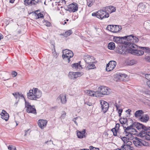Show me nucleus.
Segmentation results:
<instances>
[{
    "mask_svg": "<svg viewBox=\"0 0 150 150\" xmlns=\"http://www.w3.org/2000/svg\"><path fill=\"white\" fill-rule=\"evenodd\" d=\"M113 40L117 43H121L126 45L130 49L136 48L137 46L135 43H137L139 41L138 38L133 35L124 37H115Z\"/></svg>",
    "mask_w": 150,
    "mask_h": 150,
    "instance_id": "f257e3e1",
    "label": "nucleus"
},
{
    "mask_svg": "<svg viewBox=\"0 0 150 150\" xmlns=\"http://www.w3.org/2000/svg\"><path fill=\"white\" fill-rule=\"evenodd\" d=\"M115 8L113 6H106L103 8L102 10L98 11L96 13H93L92 15L93 16H96L98 18L102 19L109 17V14L108 12L111 13L115 11Z\"/></svg>",
    "mask_w": 150,
    "mask_h": 150,
    "instance_id": "f03ea898",
    "label": "nucleus"
},
{
    "mask_svg": "<svg viewBox=\"0 0 150 150\" xmlns=\"http://www.w3.org/2000/svg\"><path fill=\"white\" fill-rule=\"evenodd\" d=\"M42 92L37 88H33L27 93V98L31 100H37L42 96Z\"/></svg>",
    "mask_w": 150,
    "mask_h": 150,
    "instance_id": "7ed1b4c3",
    "label": "nucleus"
},
{
    "mask_svg": "<svg viewBox=\"0 0 150 150\" xmlns=\"http://www.w3.org/2000/svg\"><path fill=\"white\" fill-rule=\"evenodd\" d=\"M133 143L136 146L139 148L141 147L142 146H149L148 142L137 137H135L134 140L133 141Z\"/></svg>",
    "mask_w": 150,
    "mask_h": 150,
    "instance_id": "20e7f679",
    "label": "nucleus"
},
{
    "mask_svg": "<svg viewBox=\"0 0 150 150\" xmlns=\"http://www.w3.org/2000/svg\"><path fill=\"white\" fill-rule=\"evenodd\" d=\"M62 57L65 61L69 63L71 61L70 58L73 57L74 54L70 50L66 49L63 51Z\"/></svg>",
    "mask_w": 150,
    "mask_h": 150,
    "instance_id": "39448f33",
    "label": "nucleus"
},
{
    "mask_svg": "<svg viewBox=\"0 0 150 150\" xmlns=\"http://www.w3.org/2000/svg\"><path fill=\"white\" fill-rule=\"evenodd\" d=\"M78 6L77 4L75 3H73L69 4L66 9V10L70 12H74L78 10Z\"/></svg>",
    "mask_w": 150,
    "mask_h": 150,
    "instance_id": "423d86ee",
    "label": "nucleus"
},
{
    "mask_svg": "<svg viewBox=\"0 0 150 150\" xmlns=\"http://www.w3.org/2000/svg\"><path fill=\"white\" fill-rule=\"evenodd\" d=\"M82 74V72H70L68 74V76L70 79L74 80L78 77L81 76Z\"/></svg>",
    "mask_w": 150,
    "mask_h": 150,
    "instance_id": "0eeeda50",
    "label": "nucleus"
},
{
    "mask_svg": "<svg viewBox=\"0 0 150 150\" xmlns=\"http://www.w3.org/2000/svg\"><path fill=\"white\" fill-rule=\"evenodd\" d=\"M139 135L141 137L144 138L147 140H150V132L147 130L141 131Z\"/></svg>",
    "mask_w": 150,
    "mask_h": 150,
    "instance_id": "6e6552de",
    "label": "nucleus"
},
{
    "mask_svg": "<svg viewBox=\"0 0 150 150\" xmlns=\"http://www.w3.org/2000/svg\"><path fill=\"white\" fill-rule=\"evenodd\" d=\"M109 88L106 87L102 86L98 88V91L100 94L102 95H108L109 93Z\"/></svg>",
    "mask_w": 150,
    "mask_h": 150,
    "instance_id": "1a4fd4ad",
    "label": "nucleus"
},
{
    "mask_svg": "<svg viewBox=\"0 0 150 150\" xmlns=\"http://www.w3.org/2000/svg\"><path fill=\"white\" fill-rule=\"evenodd\" d=\"M116 65V62L114 61H110L107 64L106 70L108 71H110L112 70L115 67Z\"/></svg>",
    "mask_w": 150,
    "mask_h": 150,
    "instance_id": "9d476101",
    "label": "nucleus"
},
{
    "mask_svg": "<svg viewBox=\"0 0 150 150\" xmlns=\"http://www.w3.org/2000/svg\"><path fill=\"white\" fill-rule=\"evenodd\" d=\"M101 108L103 112L105 113L108 110L109 108L108 104L105 101L101 100L100 101Z\"/></svg>",
    "mask_w": 150,
    "mask_h": 150,
    "instance_id": "9b49d317",
    "label": "nucleus"
},
{
    "mask_svg": "<svg viewBox=\"0 0 150 150\" xmlns=\"http://www.w3.org/2000/svg\"><path fill=\"white\" fill-rule=\"evenodd\" d=\"M135 48H132L130 49V50L131 51V53L133 54L137 55V56H140L143 54L144 53V52L142 50H139L136 49L137 47V46Z\"/></svg>",
    "mask_w": 150,
    "mask_h": 150,
    "instance_id": "f8f14e48",
    "label": "nucleus"
},
{
    "mask_svg": "<svg viewBox=\"0 0 150 150\" xmlns=\"http://www.w3.org/2000/svg\"><path fill=\"white\" fill-rule=\"evenodd\" d=\"M133 126L134 128H136L138 130L141 129H144V130L147 129V127L144 126L142 124L137 122H134L133 123Z\"/></svg>",
    "mask_w": 150,
    "mask_h": 150,
    "instance_id": "ddd939ff",
    "label": "nucleus"
},
{
    "mask_svg": "<svg viewBox=\"0 0 150 150\" xmlns=\"http://www.w3.org/2000/svg\"><path fill=\"white\" fill-rule=\"evenodd\" d=\"M120 122L122 124H126L127 125H129V123H132L133 122V121L132 119L130 118L127 119L126 117H124L120 119Z\"/></svg>",
    "mask_w": 150,
    "mask_h": 150,
    "instance_id": "4468645a",
    "label": "nucleus"
},
{
    "mask_svg": "<svg viewBox=\"0 0 150 150\" xmlns=\"http://www.w3.org/2000/svg\"><path fill=\"white\" fill-rule=\"evenodd\" d=\"M47 123V121L46 120H39L38 121V125L42 129L45 127Z\"/></svg>",
    "mask_w": 150,
    "mask_h": 150,
    "instance_id": "2eb2a0df",
    "label": "nucleus"
},
{
    "mask_svg": "<svg viewBox=\"0 0 150 150\" xmlns=\"http://www.w3.org/2000/svg\"><path fill=\"white\" fill-rule=\"evenodd\" d=\"M84 59L86 64L91 63L93 61V57L92 56H90L88 55L85 54L84 56Z\"/></svg>",
    "mask_w": 150,
    "mask_h": 150,
    "instance_id": "dca6fc26",
    "label": "nucleus"
},
{
    "mask_svg": "<svg viewBox=\"0 0 150 150\" xmlns=\"http://www.w3.org/2000/svg\"><path fill=\"white\" fill-rule=\"evenodd\" d=\"M1 117L5 120L6 121H7L9 119V114L4 110H3L1 113Z\"/></svg>",
    "mask_w": 150,
    "mask_h": 150,
    "instance_id": "f3484780",
    "label": "nucleus"
},
{
    "mask_svg": "<svg viewBox=\"0 0 150 150\" xmlns=\"http://www.w3.org/2000/svg\"><path fill=\"white\" fill-rule=\"evenodd\" d=\"M26 111L28 113L36 114L37 113L36 110L34 105L31 106L26 108Z\"/></svg>",
    "mask_w": 150,
    "mask_h": 150,
    "instance_id": "a211bd4d",
    "label": "nucleus"
},
{
    "mask_svg": "<svg viewBox=\"0 0 150 150\" xmlns=\"http://www.w3.org/2000/svg\"><path fill=\"white\" fill-rule=\"evenodd\" d=\"M57 99L58 100H60L62 104H64L66 103L67 101L65 95L64 94H60L58 97Z\"/></svg>",
    "mask_w": 150,
    "mask_h": 150,
    "instance_id": "6ab92c4d",
    "label": "nucleus"
},
{
    "mask_svg": "<svg viewBox=\"0 0 150 150\" xmlns=\"http://www.w3.org/2000/svg\"><path fill=\"white\" fill-rule=\"evenodd\" d=\"M126 52V50L125 47L120 46L119 47L117 51L118 53L123 54H125Z\"/></svg>",
    "mask_w": 150,
    "mask_h": 150,
    "instance_id": "aec40b11",
    "label": "nucleus"
},
{
    "mask_svg": "<svg viewBox=\"0 0 150 150\" xmlns=\"http://www.w3.org/2000/svg\"><path fill=\"white\" fill-rule=\"evenodd\" d=\"M81 62L80 61L78 63H74L72 65V67L73 68L75 69H82L83 66L82 64H81Z\"/></svg>",
    "mask_w": 150,
    "mask_h": 150,
    "instance_id": "412c9836",
    "label": "nucleus"
},
{
    "mask_svg": "<svg viewBox=\"0 0 150 150\" xmlns=\"http://www.w3.org/2000/svg\"><path fill=\"white\" fill-rule=\"evenodd\" d=\"M124 134L127 137L128 140H132L134 138L133 136L134 134L130 132H126V133H124Z\"/></svg>",
    "mask_w": 150,
    "mask_h": 150,
    "instance_id": "4be33fe9",
    "label": "nucleus"
},
{
    "mask_svg": "<svg viewBox=\"0 0 150 150\" xmlns=\"http://www.w3.org/2000/svg\"><path fill=\"white\" fill-rule=\"evenodd\" d=\"M85 67L88 69H93L95 67V65L93 64V61L91 63L86 64Z\"/></svg>",
    "mask_w": 150,
    "mask_h": 150,
    "instance_id": "5701e85b",
    "label": "nucleus"
},
{
    "mask_svg": "<svg viewBox=\"0 0 150 150\" xmlns=\"http://www.w3.org/2000/svg\"><path fill=\"white\" fill-rule=\"evenodd\" d=\"M122 29V27L121 26L119 25H114L113 29L112 30V32L116 33Z\"/></svg>",
    "mask_w": 150,
    "mask_h": 150,
    "instance_id": "b1692460",
    "label": "nucleus"
},
{
    "mask_svg": "<svg viewBox=\"0 0 150 150\" xmlns=\"http://www.w3.org/2000/svg\"><path fill=\"white\" fill-rule=\"evenodd\" d=\"M86 130L83 129L81 132L79 131L77 132V136L78 138H83L85 136L84 134L85 133Z\"/></svg>",
    "mask_w": 150,
    "mask_h": 150,
    "instance_id": "393cba45",
    "label": "nucleus"
},
{
    "mask_svg": "<svg viewBox=\"0 0 150 150\" xmlns=\"http://www.w3.org/2000/svg\"><path fill=\"white\" fill-rule=\"evenodd\" d=\"M140 119L142 122H146L149 119V116L147 115H144L140 117Z\"/></svg>",
    "mask_w": 150,
    "mask_h": 150,
    "instance_id": "a878e982",
    "label": "nucleus"
},
{
    "mask_svg": "<svg viewBox=\"0 0 150 150\" xmlns=\"http://www.w3.org/2000/svg\"><path fill=\"white\" fill-rule=\"evenodd\" d=\"M38 11H35L34 12L35 16L36 17V18L38 19L40 18H43L44 17L43 14L41 13H38Z\"/></svg>",
    "mask_w": 150,
    "mask_h": 150,
    "instance_id": "bb28decb",
    "label": "nucleus"
},
{
    "mask_svg": "<svg viewBox=\"0 0 150 150\" xmlns=\"http://www.w3.org/2000/svg\"><path fill=\"white\" fill-rule=\"evenodd\" d=\"M108 47L110 50H114L115 48V43L113 42H111L109 43L108 45Z\"/></svg>",
    "mask_w": 150,
    "mask_h": 150,
    "instance_id": "cd10ccee",
    "label": "nucleus"
},
{
    "mask_svg": "<svg viewBox=\"0 0 150 150\" xmlns=\"http://www.w3.org/2000/svg\"><path fill=\"white\" fill-rule=\"evenodd\" d=\"M144 112L142 110H139L135 113V116L136 117H138L141 116L143 113Z\"/></svg>",
    "mask_w": 150,
    "mask_h": 150,
    "instance_id": "c85d7f7f",
    "label": "nucleus"
},
{
    "mask_svg": "<svg viewBox=\"0 0 150 150\" xmlns=\"http://www.w3.org/2000/svg\"><path fill=\"white\" fill-rule=\"evenodd\" d=\"M132 125H130L129 126H128L127 128L124 129L125 131L124 133H126V132H129V131L131 130V129L132 128H134V126H133V123H132Z\"/></svg>",
    "mask_w": 150,
    "mask_h": 150,
    "instance_id": "c756f323",
    "label": "nucleus"
},
{
    "mask_svg": "<svg viewBox=\"0 0 150 150\" xmlns=\"http://www.w3.org/2000/svg\"><path fill=\"white\" fill-rule=\"evenodd\" d=\"M118 76L119 79H124V78H126L127 76V75L126 74L121 73H119L118 74Z\"/></svg>",
    "mask_w": 150,
    "mask_h": 150,
    "instance_id": "7c9ffc66",
    "label": "nucleus"
},
{
    "mask_svg": "<svg viewBox=\"0 0 150 150\" xmlns=\"http://www.w3.org/2000/svg\"><path fill=\"white\" fill-rule=\"evenodd\" d=\"M72 33V31L71 30H69L66 31L64 34V35L65 37H67L70 35Z\"/></svg>",
    "mask_w": 150,
    "mask_h": 150,
    "instance_id": "2f4dec72",
    "label": "nucleus"
},
{
    "mask_svg": "<svg viewBox=\"0 0 150 150\" xmlns=\"http://www.w3.org/2000/svg\"><path fill=\"white\" fill-rule=\"evenodd\" d=\"M113 27L114 25H108L107 26L106 29L112 32V30H113Z\"/></svg>",
    "mask_w": 150,
    "mask_h": 150,
    "instance_id": "473e14b6",
    "label": "nucleus"
},
{
    "mask_svg": "<svg viewBox=\"0 0 150 150\" xmlns=\"http://www.w3.org/2000/svg\"><path fill=\"white\" fill-rule=\"evenodd\" d=\"M141 49L145 51L146 52L150 53V49L148 47H140Z\"/></svg>",
    "mask_w": 150,
    "mask_h": 150,
    "instance_id": "72a5a7b5",
    "label": "nucleus"
},
{
    "mask_svg": "<svg viewBox=\"0 0 150 150\" xmlns=\"http://www.w3.org/2000/svg\"><path fill=\"white\" fill-rule=\"evenodd\" d=\"M94 91L90 90H87L86 91V93L89 96H94Z\"/></svg>",
    "mask_w": 150,
    "mask_h": 150,
    "instance_id": "f704fd0d",
    "label": "nucleus"
},
{
    "mask_svg": "<svg viewBox=\"0 0 150 150\" xmlns=\"http://www.w3.org/2000/svg\"><path fill=\"white\" fill-rule=\"evenodd\" d=\"M87 2V5L89 7L91 6L93 4V0H88Z\"/></svg>",
    "mask_w": 150,
    "mask_h": 150,
    "instance_id": "c9c22d12",
    "label": "nucleus"
},
{
    "mask_svg": "<svg viewBox=\"0 0 150 150\" xmlns=\"http://www.w3.org/2000/svg\"><path fill=\"white\" fill-rule=\"evenodd\" d=\"M99 94H100L99 93V91H98V88L97 91H94V96L99 97L100 96Z\"/></svg>",
    "mask_w": 150,
    "mask_h": 150,
    "instance_id": "e433bc0d",
    "label": "nucleus"
},
{
    "mask_svg": "<svg viewBox=\"0 0 150 150\" xmlns=\"http://www.w3.org/2000/svg\"><path fill=\"white\" fill-rule=\"evenodd\" d=\"M12 94L14 96L15 98L16 99H17L18 98H19V93L18 92H15L14 93H13Z\"/></svg>",
    "mask_w": 150,
    "mask_h": 150,
    "instance_id": "4c0bfd02",
    "label": "nucleus"
},
{
    "mask_svg": "<svg viewBox=\"0 0 150 150\" xmlns=\"http://www.w3.org/2000/svg\"><path fill=\"white\" fill-rule=\"evenodd\" d=\"M24 2L25 3L28 5H33L32 0H25Z\"/></svg>",
    "mask_w": 150,
    "mask_h": 150,
    "instance_id": "58836bf2",
    "label": "nucleus"
},
{
    "mask_svg": "<svg viewBox=\"0 0 150 150\" xmlns=\"http://www.w3.org/2000/svg\"><path fill=\"white\" fill-rule=\"evenodd\" d=\"M24 100L25 101V108H27L28 107H29L30 106H31L30 104V103H29L27 101L25 98Z\"/></svg>",
    "mask_w": 150,
    "mask_h": 150,
    "instance_id": "ea45409f",
    "label": "nucleus"
},
{
    "mask_svg": "<svg viewBox=\"0 0 150 150\" xmlns=\"http://www.w3.org/2000/svg\"><path fill=\"white\" fill-rule=\"evenodd\" d=\"M121 139L124 143L127 142H128V139L126 136L123 137L121 138Z\"/></svg>",
    "mask_w": 150,
    "mask_h": 150,
    "instance_id": "a19ab883",
    "label": "nucleus"
},
{
    "mask_svg": "<svg viewBox=\"0 0 150 150\" xmlns=\"http://www.w3.org/2000/svg\"><path fill=\"white\" fill-rule=\"evenodd\" d=\"M111 131L113 132V135L114 136H117V129H115V128H112L111 129Z\"/></svg>",
    "mask_w": 150,
    "mask_h": 150,
    "instance_id": "79ce46f5",
    "label": "nucleus"
},
{
    "mask_svg": "<svg viewBox=\"0 0 150 150\" xmlns=\"http://www.w3.org/2000/svg\"><path fill=\"white\" fill-rule=\"evenodd\" d=\"M31 132V130L30 129H28L27 130H25L24 132L25 134L24 135L25 136H26L30 134V133Z\"/></svg>",
    "mask_w": 150,
    "mask_h": 150,
    "instance_id": "37998d69",
    "label": "nucleus"
},
{
    "mask_svg": "<svg viewBox=\"0 0 150 150\" xmlns=\"http://www.w3.org/2000/svg\"><path fill=\"white\" fill-rule=\"evenodd\" d=\"M8 149L9 150H17L16 148L13 146L9 145L8 147Z\"/></svg>",
    "mask_w": 150,
    "mask_h": 150,
    "instance_id": "c03bdc74",
    "label": "nucleus"
},
{
    "mask_svg": "<svg viewBox=\"0 0 150 150\" xmlns=\"http://www.w3.org/2000/svg\"><path fill=\"white\" fill-rule=\"evenodd\" d=\"M44 24L47 27H50L51 25V24L49 21H46L44 22Z\"/></svg>",
    "mask_w": 150,
    "mask_h": 150,
    "instance_id": "a18cd8bd",
    "label": "nucleus"
},
{
    "mask_svg": "<svg viewBox=\"0 0 150 150\" xmlns=\"http://www.w3.org/2000/svg\"><path fill=\"white\" fill-rule=\"evenodd\" d=\"M130 132H132V133L133 134H136V132H137L136 130L134 129V128H132L131 129V130L129 131Z\"/></svg>",
    "mask_w": 150,
    "mask_h": 150,
    "instance_id": "49530a36",
    "label": "nucleus"
},
{
    "mask_svg": "<svg viewBox=\"0 0 150 150\" xmlns=\"http://www.w3.org/2000/svg\"><path fill=\"white\" fill-rule=\"evenodd\" d=\"M66 115V112H63L62 114V115L60 117L61 119H64Z\"/></svg>",
    "mask_w": 150,
    "mask_h": 150,
    "instance_id": "de8ad7c7",
    "label": "nucleus"
},
{
    "mask_svg": "<svg viewBox=\"0 0 150 150\" xmlns=\"http://www.w3.org/2000/svg\"><path fill=\"white\" fill-rule=\"evenodd\" d=\"M89 149L90 150H99V149L93 147L92 146L89 147Z\"/></svg>",
    "mask_w": 150,
    "mask_h": 150,
    "instance_id": "09e8293b",
    "label": "nucleus"
},
{
    "mask_svg": "<svg viewBox=\"0 0 150 150\" xmlns=\"http://www.w3.org/2000/svg\"><path fill=\"white\" fill-rule=\"evenodd\" d=\"M118 113H119V116L120 117L121 115V113L123 111V110L122 109H118Z\"/></svg>",
    "mask_w": 150,
    "mask_h": 150,
    "instance_id": "8fccbe9b",
    "label": "nucleus"
},
{
    "mask_svg": "<svg viewBox=\"0 0 150 150\" xmlns=\"http://www.w3.org/2000/svg\"><path fill=\"white\" fill-rule=\"evenodd\" d=\"M145 93L146 94V96L150 97V91H147L145 92Z\"/></svg>",
    "mask_w": 150,
    "mask_h": 150,
    "instance_id": "3c124183",
    "label": "nucleus"
},
{
    "mask_svg": "<svg viewBox=\"0 0 150 150\" xmlns=\"http://www.w3.org/2000/svg\"><path fill=\"white\" fill-rule=\"evenodd\" d=\"M145 77L148 81H150V74H147L145 75Z\"/></svg>",
    "mask_w": 150,
    "mask_h": 150,
    "instance_id": "603ef678",
    "label": "nucleus"
},
{
    "mask_svg": "<svg viewBox=\"0 0 150 150\" xmlns=\"http://www.w3.org/2000/svg\"><path fill=\"white\" fill-rule=\"evenodd\" d=\"M126 148H127L126 149H126V150H133V148L131 146L129 145H128V146H127V147Z\"/></svg>",
    "mask_w": 150,
    "mask_h": 150,
    "instance_id": "864d4df0",
    "label": "nucleus"
},
{
    "mask_svg": "<svg viewBox=\"0 0 150 150\" xmlns=\"http://www.w3.org/2000/svg\"><path fill=\"white\" fill-rule=\"evenodd\" d=\"M11 74L13 77H15L17 75V73L16 71H13L12 73Z\"/></svg>",
    "mask_w": 150,
    "mask_h": 150,
    "instance_id": "5fc2aeb1",
    "label": "nucleus"
},
{
    "mask_svg": "<svg viewBox=\"0 0 150 150\" xmlns=\"http://www.w3.org/2000/svg\"><path fill=\"white\" fill-rule=\"evenodd\" d=\"M129 145H122L121 146V148L120 149H123L124 150V149L126 150V149H127V148H126L127 147V146H128Z\"/></svg>",
    "mask_w": 150,
    "mask_h": 150,
    "instance_id": "6e6d98bb",
    "label": "nucleus"
},
{
    "mask_svg": "<svg viewBox=\"0 0 150 150\" xmlns=\"http://www.w3.org/2000/svg\"><path fill=\"white\" fill-rule=\"evenodd\" d=\"M120 127V124L119 123H117L116 124L115 127L114 128H115V129H117L118 130V129Z\"/></svg>",
    "mask_w": 150,
    "mask_h": 150,
    "instance_id": "4d7b16f0",
    "label": "nucleus"
},
{
    "mask_svg": "<svg viewBox=\"0 0 150 150\" xmlns=\"http://www.w3.org/2000/svg\"><path fill=\"white\" fill-rule=\"evenodd\" d=\"M135 63V62L134 60H131L129 62V64L130 65H132Z\"/></svg>",
    "mask_w": 150,
    "mask_h": 150,
    "instance_id": "13d9d810",
    "label": "nucleus"
},
{
    "mask_svg": "<svg viewBox=\"0 0 150 150\" xmlns=\"http://www.w3.org/2000/svg\"><path fill=\"white\" fill-rule=\"evenodd\" d=\"M78 118V117H77L75 118H74L73 120V121L74 122V123L77 125V122H76V120Z\"/></svg>",
    "mask_w": 150,
    "mask_h": 150,
    "instance_id": "bf43d9fd",
    "label": "nucleus"
},
{
    "mask_svg": "<svg viewBox=\"0 0 150 150\" xmlns=\"http://www.w3.org/2000/svg\"><path fill=\"white\" fill-rule=\"evenodd\" d=\"M114 105L115 106L117 110L120 107V105H117L116 103H115Z\"/></svg>",
    "mask_w": 150,
    "mask_h": 150,
    "instance_id": "052dcab7",
    "label": "nucleus"
},
{
    "mask_svg": "<svg viewBox=\"0 0 150 150\" xmlns=\"http://www.w3.org/2000/svg\"><path fill=\"white\" fill-rule=\"evenodd\" d=\"M131 112V110L129 109H128L126 111V112L129 115V116L130 115V112Z\"/></svg>",
    "mask_w": 150,
    "mask_h": 150,
    "instance_id": "680f3d73",
    "label": "nucleus"
},
{
    "mask_svg": "<svg viewBox=\"0 0 150 150\" xmlns=\"http://www.w3.org/2000/svg\"><path fill=\"white\" fill-rule=\"evenodd\" d=\"M85 104H87V105H88L89 106H91L92 105V103H91L86 102V103H85Z\"/></svg>",
    "mask_w": 150,
    "mask_h": 150,
    "instance_id": "e2e57ef3",
    "label": "nucleus"
},
{
    "mask_svg": "<svg viewBox=\"0 0 150 150\" xmlns=\"http://www.w3.org/2000/svg\"><path fill=\"white\" fill-rule=\"evenodd\" d=\"M33 5H36L37 4L36 1L35 0H32Z\"/></svg>",
    "mask_w": 150,
    "mask_h": 150,
    "instance_id": "0e129e2a",
    "label": "nucleus"
},
{
    "mask_svg": "<svg viewBox=\"0 0 150 150\" xmlns=\"http://www.w3.org/2000/svg\"><path fill=\"white\" fill-rule=\"evenodd\" d=\"M50 142V144H51V143H53V142L51 140H50V141H46V142H45V144H47L48 142Z\"/></svg>",
    "mask_w": 150,
    "mask_h": 150,
    "instance_id": "69168bd1",
    "label": "nucleus"
},
{
    "mask_svg": "<svg viewBox=\"0 0 150 150\" xmlns=\"http://www.w3.org/2000/svg\"><path fill=\"white\" fill-rule=\"evenodd\" d=\"M146 84L147 86L150 88V81H148L146 82Z\"/></svg>",
    "mask_w": 150,
    "mask_h": 150,
    "instance_id": "338daca9",
    "label": "nucleus"
},
{
    "mask_svg": "<svg viewBox=\"0 0 150 150\" xmlns=\"http://www.w3.org/2000/svg\"><path fill=\"white\" fill-rule=\"evenodd\" d=\"M146 58L147 60H148V61L150 62V56H148Z\"/></svg>",
    "mask_w": 150,
    "mask_h": 150,
    "instance_id": "774afa93",
    "label": "nucleus"
}]
</instances>
